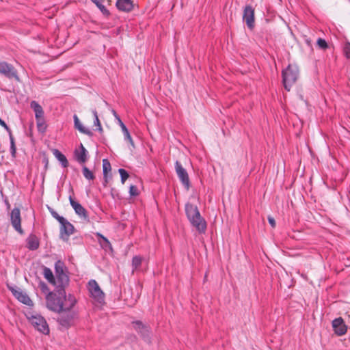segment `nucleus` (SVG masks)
<instances>
[{"mask_svg":"<svg viewBox=\"0 0 350 350\" xmlns=\"http://www.w3.org/2000/svg\"><path fill=\"white\" fill-rule=\"evenodd\" d=\"M97 236L100 239V243L103 247L107 248L108 247H111L110 242L105 237L100 233H98Z\"/></svg>","mask_w":350,"mask_h":350,"instance_id":"obj_35","label":"nucleus"},{"mask_svg":"<svg viewBox=\"0 0 350 350\" xmlns=\"http://www.w3.org/2000/svg\"><path fill=\"white\" fill-rule=\"evenodd\" d=\"M75 227L68 221L65 223L62 226H60V237L64 241H67L70 235L74 233Z\"/></svg>","mask_w":350,"mask_h":350,"instance_id":"obj_15","label":"nucleus"},{"mask_svg":"<svg viewBox=\"0 0 350 350\" xmlns=\"http://www.w3.org/2000/svg\"><path fill=\"white\" fill-rule=\"evenodd\" d=\"M4 202H5V203L7 205H8V206L10 205V204H9V202H8V198H7L6 197H5V199H4Z\"/></svg>","mask_w":350,"mask_h":350,"instance_id":"obj_47","label":"nucleus"},{"mask_svg":"<svg viewBox=\"0 0 350 350\" xmlns=\"http://www.w3.org/2000/svg\"><path fill=\"white\" fill-rule=\"evenodd\" d=\"M299 76V69L296 66L289 64L282 71V83L286 90L290 91Z\"/></svg>","mask_w":350,"mask_h":350,"instance_id":"obj_2","label":"nucleus"},{"mask_svg":"<svg viewBox=\"0 0 350 350\" xmlns=\"http://www.w3.org/2000/svg\"><path fill=\"white\" fill-rule=\"evenodd\" d=\"M82 172L83 176L88 180H92L95 178V176L93 172L89 170L86 166H83L82 168Z\"/></svg>","mask_w":350,"mask_h":350,"instance_id":"obj_29","label":"nucleus"},{"mask_svg":"<svg viewBox=\"0 0 350 350\" xmlns=\"http://www.w3.org/2000/svg\"><path fill=\"white\" fill-rule=\"evenodd\" d=\"M30 322L32 325L40 332L44 334H48L49 333L48 324L44 318L42 316H32L30 319Z\"/></svg>","mask_w":350,"mask_h":350,"instance_id":"obj_4","label":"nucleus"},{"mask_svg":"<svg viewBox=\"0 0 350 350\" xmlns=\"http://www.w3.org/2000/svg\"><path fill=\"white\" fill-rule=\"evenodd\" d=\"M88 151L84 148L82 144L80 145V150H76L75 151V159L79 163H84L88 159Z\"/></svg>","mask_w":350,"mask_h":350,"instance_id":"obj_19","label":"nucleus"},{"mask_svg":"<svg viewBox=\"0 0 350 350\" xmlns=\"http://www.w3.org/2000/svg\"><path fill=\"white\" fill-rule=\"evenodd\" d=\"M88 290L93 298L96 299L98 301L103 299L104 293L96 280H91L89 281Z\"/></svg>","mask_w":350,"mask_h":350,"instance_id":"obj_7","label":"nucleus"},{"mask_svg":"<svg viewBox=\"0 0 350 350\" xmlns=\"http://www.w3.org/2000/svg\"><path fill=\"white\" fill-rule=\"evenodd\" d=\"M344 53L345 55V57L350 59V42H347L344 46Z\"/></svg>","mask_w":350,"mask_h":350,"instance_id":"obj_39","label":"nucleus"},{"mask_svg":"<svg viewBox=\"0 0 350 350\" xmlns=\"http://www.w3.org/2000/svg\"><path fill=\"white\" fill-rule=\"evenodd\" d=\"M92 113H93L94 117V124L97 126L96 129L98 131L102 132L103 131V128H102L101 124L100 122V120H99V118H98V114H97V111L94 109V110L92 111Z\"/></svg>","mask_w":350,"mask_h":350,"instance_id":"obj_34","label":"nucleus"},{"mask_svg":"<svg viewBox=\"0 0 350 350\" xmlns=\"http://www.w3.org/2000/svg\"><path fill=\"white\" fill-rule=\"evenodd\" d=\"M103 179H104V180H103V186H104V187H106V186H107V184L108 183V174H106V176H105L103 175Z\"/></svg>","mask_w":350,"mask_h":350,"instance_id":"obj_44","label":"nucleus"},{"mask_svg":"<svg viewBox=\"0 0 350 350\" xmlns=\"http://www.w3.org/2000/svg\"><path fill=\"white\" fill-rule=\"evenodd\" d=\"M77 303L76 298L69 294L68 295H66L65 294V297L63 298V307H62V311H69Z\"/></svg>","mask_w":350,"mask_h":350,"instance_id":"obj_18","label":"nucleus"},{"mask_svg":"<svg viewBox=\"0 0 350 350\" xmlns=\"http://www.w3.org/2000/svg\"><path fill=\"white\" fill-rule=\"evenodd\" d=\"M36 120L38 130L40 132L44 133L46 129V125L45 124L44 117L36 119Z\"/></svg>","mask_w":350,"mask_h":350,"instance_id":"obj_30","label":"nucleus"},{"mask_svg":"<svg viewBox=\"0 0 350 350\" xmlns=\"http://www.w3.org/2000/svg\"><path fill=\"white\" fill-rule=\"evenodd\" d=\"M64 263L61 260H57L55 263V275L66 273L64 270Z\"/></svg>","mask_w":350,"mask_h":350,"instance_id":"obj_28","label":"nucleus"},{"mask_svg":"<svg viewBox=\"0 0 350 350\" xmlns=\"http://www.w3.org/2000/svg\"><path fill=\"white\" fill-rule=\"evenodd\" d=\"M43 275L45 279L47 280L49 283L53 284V282H55V276L50 268L44 267Z\"/></svg>","mask_w":350,"mask_h":350,"instance_id":"obj_26","label":"nucleus"},{"mask_svg":"<svg viewBox=\"0 0 350 350\" xmlns=\"http://www.w3.org/2000/svg\"><path fill=\"white\" fill-rule=\"evenodd\" d=\"M135 330L140 334L143 340L147 342H150V329L144 325L141 321H135L132 322Z\"/></svg>","mask_w":350,"mask_h":350,"instance_id":"obj_5","label":"nucleus"},{"mask_svg":"<svg viewBox=\"0 0 350 350\" xmlns=\"http://www.w3.org/2000/svg\"><path fill=\"white\" fill-rule=\"evenodd\" d=\"M73 119H74L75 127L79 131H80L81 133H82L83 134L88 135V136L93 135V133L92 131H90L89 129H88L83 126V125L81 124L78 116L76 114L74 115Z\"/></svg>","mask_w":350,"mask_h":350,"instance_id":"obj_22","label":"nucleus"},{"mask_svg":"<svg viewBox=\"0 0 350 350\" xmlns=\"http://www.w3.org/2000/svg\"><path fill=\"white\" fill-rule=\"evenodd\" d=\"M38 287L40 288V289L41 290L42 293H43L44 294H45L46 295H48V293H53V291H50L47 284L40 280L38 283Z\"/></svg>","mask_w":350,"mask_h":350,"instance_id":"obj_36","label":"nucleus"},{"mask_svg":"<svg viewBox=\"0 0 350 350\" xmlns=\"http://www.w3.org/2000/svg\"><path fill=\"white\" fill-rule=\"evenodd\" d=\"M129 194L132 197H135L139 195L137 188L135 185H131L129 188Z\"/></svg>","mask_w":350,"mask_h":350,"instance_id":"obj_40","label":"nucleus"},{"mask_svg":"<svg viewBox=\"0 0 350 350\" xmlns=\"http://www.w3.org/2000/svg\"><path fill=\"white\" fill-rule=\"evenodd\" d=\"M40 246L38 238L35 234H30L27 239V247L29 250H36Z\"/></svg>","mask_w":350,"mask_h":350,"instance_id":"obj_21","label":"nucleus"},{"mask_svg":"<svg viewBox=\"0 0 350 350\" xmlns=\"http://www.w3.org/2000/svg\"><path fill=\"white\" fill-rule=\"evenodd\" d=\"M185 213L189 220H193V216L198 215L200 211L197 206L187 203L185 205Z\"/></svg>","mask_w":350,"mask_h":350,"instance_id":"obj_20","label":"nucleus"},{"mask_svg":"<svg viewBox=\"0 0 350 350\" xmlns=\"http://www.w3.org/2000/svg\"><path fill=\"white\" fill-rule=\"evenodd\" d=\"M56 219L59 221L61 226H62L68 220L65 219L64 217L59 215L58 217H56Z\"/></svg>","mask_w":350,"mask_h":350,"instance_id":"obj_41","label":"nucleus"},{"mask_svg":"<svg viewBox=\"0 0 350 350\" xmlns=\"http://www.w3.org/2000/svg\"><path fill=\"white\" fill-rule=\"evenodd\" d=\"M243 20L247 27L252 29L254 27V9L250 5L245 6L243 10Z\"/></svg>","mask_w":350,"mask_h":350,"instance_id":"obj_8","label":"nucleus"},{"mask_svg":"<svg viewBox=\"0 0 350 350\" xmlns=\"http://www.w3.org/2000/svg\"><path fill=\"white\" fill-rule=\"evenodd\" d=\"M30 105L35 112L36 119L44 117V111L42 109V107L38 103H37L35 100H33L31 102Z\"/></svg>","mask_w":350,"mask_h":350,"instance_id":"obj_24","label":"nucleus"},{"mask_svg":"<svg viewBox=\"0 0 350 350\" xmlns=\"http://www.w3.org/2000/svg\"><path fill=\"white\" fill-rule=\"evenodd\" d=\"M55 282H53V286H55V289L61 291L65 290V288L69 284V277L68 274L63 273V274H58L55 275Z\"/></svg>","mask_w":350,"mask_h":350,"instance_id":"obj_11","label":"nucleus"},{"mask_svg":"<svg viewBox=\"0 0 350 350\" xmlns=\"http://www.w3.org/2000/svg\"><path fill=\"white\" fill-rule=\"evenodd\" d=\"M118 172L120 175L121 178V183L124 184L126 181V180L129 178V173L123 168H120L118 170Z\"/></svg>","mask_w":350,"mask_h":350,"instance_id":"obj_37","label":"nucleus"},{"mask_svg":"<svg viewBox=\"0 0 350 350\" xmlns=\"http://www.w3.org/2000/svg\"><path fill=\"white\" fill-rule=\"evenodd\" d=\"M65 297V290L55 289L51 293L45 296L46 308L55 312H62L63 298Z\"/></svg>","mask_w":350,"mask_h":350,"instance_id":"obj_1","label":"nucleus"},{"mask_svg":"<svg viewBox=\"0 0 350 350\" xmlns=\"http://www.w3.org/2000/svg\"><path fill=\"white\" fill-rule=\"evenodd\" d=\"M56 219L59 221L61 226H62L68 220L65 219L64 217L59 215L58 217H56Z\"/></svg>","mask_w":350,"mask_h":350,"instance_id":"obj_42","label":"nucleus"},{"mask_svg":"<svg viewBox=\"0 0 350 350\" xmlns=\"http://www.w3.org/2000/svg\"><path fill=\"white\" fill-rule=\"evenodd\" d=\"M175 170L182 184L187 189H189L190 182L188 173L187 170L183 167L180 162L178 161L175 162Z\"/></svg>","mask_w":350,"mask_h":350,"instance_id":"obj_6","label":"nucleus"},{"mask_svg":"<svg viewBox=\"0 0 350 350\" xmlns=\"http://www.w3.org/2000/svg\"><path fill=\"white\" fill-rule=\"evenodd\" d=\"M112 113H113L114 117L116 118V119H117L118 121L119 122V119H120V118L119 116L117 114V113L116 112V111L113 110Z\"/></svg>","mask_w":350,"mask_h":350,"instance_id":"obj_46","label":"nucleus"},{"mask_svg":"<svg viewBox=\"0 0 350 350\" xmlns=\"http://www.w3.org/2000/svg\"><path fill=\"white\" fill-rule=\"evenodd\" d=\"M51 213L52 216H53L54 218H55V219H56V217H58V216H59L58 213H57L56 211H55L54 210H51Z\"/></svg>","mask_w":350,"mask_h":350,"instance_id":"obj_45","label":"nucleus"},{"mask_svg":"<svg viewBox=\"0 0 350 350\" xmlns=\"http://www.w3.org/2000/svg\"><path fill=\"white\" fill-rule=\"evenodd\" d=\"M267 219H268V221H269V224L271 226V227L275 228L276 224H275V221L274 218L271 216H269Z\"/></svg>","mask_w":350,"mask_h":350,"instance_id":"obj_43","label":"nucleus"},{"mask_svg":"<svg viewBox=\"0 0 350 350\" xmlns=\"http://www.w3.org/2000/svg\"><path fill=\"white\" fill-rule=\"evenodd\" d=\"M10 290L12 291L13 295L21 303L31 306H33V301L30 299V297L27 295V294L23 291H21L18 288H10Z\"/></svg>","mask_w":350,"mask_h":350,"instance_id":"obj_10","label":"nucleus"},{"mask_svg":"<svg viewBox=\"0 0 350 350\" xmlns=\"http://www.w3.org/2000/svg\"><path fill=\"white\" fill-rule=\"evenodd\" d=\"M332 327L335 334H336L338 336H342L347 332V325L341 317L336 318L333 320Z\"/></svg>","mask_w":350,"mask_h":350,"instance_id":"obj_14","label":"nucleus"},{"mask_svg":"<svg viewBox=\"0 0 350 350\" xmlns=\"http://www.w3.org/2000/svg\"><path fill=\"white\" fill-rule=\"evenodd\" d=\"M11 223L13 228L21 234H23V230L21 228V219L20 209L14 208L12 209L10 214Z\"/></svg>","mask_w":350,"mask_h":350,"instance_id":"obj_9","label":"nucleus"},{"mask_svg":"<svg viewBox=\"0 0 350 350\" xmlns=\"http://www.w3.org/2000/svg\"><path fill=\"white\" fill-rule=\"evenodd\" d=\"M189 221L200 233L205 232L206 229V222L204 219L201 217L200 213H198V215L193 216V220Z\"/></svg>","mask_w":350,"mask_h":350,"instance_id":"obj_12","label":"nucleus"},{"mask_svg":"<svg viewBox=\"0 0 350 350\" xmlns=\"http://www.w3.org/2000/svg\"><path fill=\"white\" fill-rule=\"evenodd\" d=\"M317 44L318 46L321 49H326L328 47V45H327V43L326 42V41L324 39L321 38H319L317 40Z\"/></svg>","mask_w":350,"mask_h":350,"instance_id":"obj_38","label":"nucleus"},{"mask_svg":"<svg viewBox=\"0 0 350 350\" xmlns=\"http://www.w3.org/2000/svg\"><path fill=\"white\" fill-rule=\"evenodd\" d=\"M58 321H59V324L62 325V326L68 327L70 324L71 318L69 317L68 316H67V317L61 316L58 319Z\"/></svg>","mask_w":350,"mask_h":350,"instance_id":"obj_33","label":"nucleus"},{"mask_svg":"<svg viewBox=\"0 0 350 350\" xmlns=\"http://www.w3.org/2000/svg\"><path fill=\"white\" fill-rule=\"evenodd\" d=\"M69 201L70 205L75 210L77 215H78L81 218H83L85 220L89 219V217L87 213V211L82 206L81 204L74 200L72 196L69 197Z\"/></svg>","mask_w":350,"mask_h":350,"instance_id":"obj_13","label":"nucleus"},{"mask_svg":"<svg viewBox=\"0 0 350 350\" xmlns=\"http://www.w3.org/2000/svg\"><path fill=\"white\" fill-rule=\"evenodd\" d=\"M119 124L122 129V131L124 135V138L125 141H127L133 148L135 147L133 140L129 133V131L128 129L126 128V125L122 122L121 119H119Z\"/></svg>","mask_w":350,"mask_h":350,"instance_id":"obj_23","label":"nucleus"},{"mask_svg":"<svg viewBox=\"0 0 350 350\" xmlns=\"http://www.w3.org/2000/svg\"><path fill=\"white\" fill-rule=\"evenodd\" d=\"M53 155L59 161L63 167H67L68 166V161L66 156L62 154L57 149H54L53 151Z\"/></svg>","mask_w":350,"mask_h":350,"instance_id":"obj_25","label":"nucleus"},{"mask_svg":"<svg viewBox=\"0 0 350 350\" xmlns=\"http://www.w3.org/2000/svg\"><path fill=\"white\" fill-rule=\"evenodd\" d=\"M116 5L118 10L124 12H130L134 7L132 0H117Z\"/></svg>","mask_w":350,"mask_h":350,"instance_id":"obj_17","label":"nucleus"},{"mask_svg":"<svg viewBox=\"0 0 350 350\" xmlns=\"http://www.w3.org/2000/svg\"><path fill=\"white\" fill-rule=\"evenodd\" d=\"M0 125L2 126L6 131L8 133L10 141V153L13 158L16 157V148L15 145L14 138L12 135V131L7 124L1 119Z\"/></svg>","mask_w":350,"mask_h":350,"instance_id":"obj_16","label":"nucleus"},{"mask_svg":"<svg viewBox=\"0 0 350 350\" xmlns=\"http://www.w3.org/2000/svg\"><path fill=\"white\" fill-rule=\"evenodd\" d=\"M0 74L9 79H14L16 81H20L16 69L13 65L6 62H0Z\"/></svg>","mask_w":350,"mask_h":350,"instance_id":"obj_3","label":"nucleus"},{"mask_svg":"<svg viewBox=\"0 0 350 350\" xmlns=\"http://www.w3.org/2000/svg\"><path fill=\"white\" fill-rule=\"evenodd\" d=\"M96 7L100 10V11L105 16H109L110 14L109 11L105 8V6L102 3L100 0H91Z\"/></svg>","mask_w":350,"mask_h":350,"instance_id":"obj_27","label":"nucleus"},{"mask_svg":"<svg viewBox=\"0 0 350 350\" xmlns=\"http://www.w3.org/2000/svg\"><path fill=\"white\" fill-rule=\"evenodd\" d=\"M142 259L139 256H135L132 259L133 271L136 270L142 264Z\"/></svg>","mask_w":350,"mask_h":350,"instance_id":"obj_32","label":"nucleus"},{"mask_svg":"<svg viewBox=\"0 0 350 350\" xmlns=\"http://www.w3.org/2000/svg\"><path fill=\"white\" fill-rule=\"evenodd\" d=\"M111 163L108 161V159H105L103 160V175L106 176V174H108V173L111 171Z\"/></svg>","mask_w":350,"mask_h":350,"instance_id":"obj_31","label":"nucleus"}]
</instances>
